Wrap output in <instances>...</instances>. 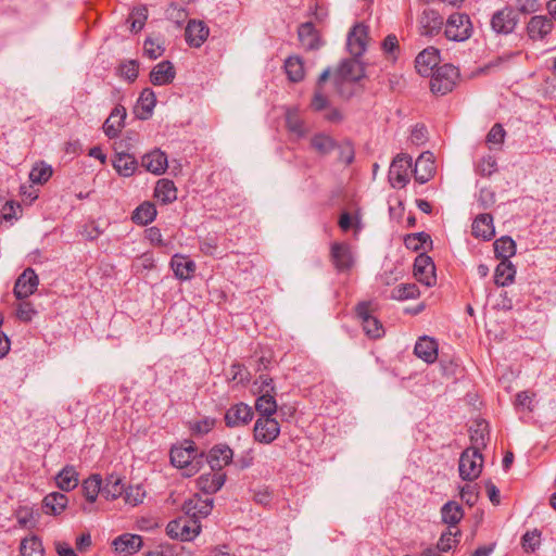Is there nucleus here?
<instances>
[{
    "label": "nucleus",
    "mask_w": 556,
    "mask_h": 556,
    "mask_svg": "<svg viewBox=\"0 0 556 556\" xmlns=\"http://www.w3.org/2000/svg\"><path fill=\"white\" fill-rule=\"evenodd\" d=\"M126 109L123 105H116L103 124L104 134L110 139L118 137L122 128L124 127Z\"/></svg>",
    "instance_id": "24"
},
{
    "label": "nucleus",
    "mask_w": 556,
    "mask_h": 556,
    "mask_svg": "<svg viewBox=\"0 0 556 556\" xmlns=\"http://www.w3.org/2000/svg\"><path fill=\"white\" fill-rule=\"evenodd\" d=\"M519 23V16L515 8L505 5L504 8L495 11L490 20L491 29L496 35H510L515 31Z\"/></svg>",
    "instance_id": "5"
},
{
    "label": "nucleus",
    "mask_w": 556,
    "mask_h": 556,
    "mask_svg": "<svg viewBox=\"0 0 556 556\" xmlns=\"http://www.w3.org/2000/svg\"><path fill=\"white\" fill-rule=\"evenodd\" d=\"M258 396L255 401V410L258 417H273L277 412V402L275 399L276 393H257Z\"/></svg>",
    "instance_id": "41"
},
{
    "label": "nucleus",
    "mask_w": 556,
    "mask_h": 556,
    "mask_svg": "<svg viewBox=\"0 0 556 556\" xmlns=\"http://www.w3.org/2000/svg\"><path fill=\"white\" fill-rule=\"evenodd\" d=\"M286 126L288 130L298 137H303L306 132L304 123L299 116L296 109H288L286 113Z\"/></svg>",
    "instance_id": "49"
},
{
    "label": "nucleus",
    "mask_w": 556,
    "mask_h": 556,
    "mask_svg": "<svg viewBox=\"0 0 556 556\" xmlns=\"http://www.w3.org/2000/svg\"><path fill=\"white\" fill-rule=\"evenodd\" d=\"M271 361V353L258 354L257 352H255L254 355L251 357V366H254L256 371H263L269 368Z\"/></svg>",
    "instance_id": "61"
},
{
    "label": "nucleus",
    "mask_w": 556,
    "mask_h": 556,
    "mask_svg": "<svg viewBox=\"0 0 556 556\" xmlns=\"http://www.w3.org/2000/svg\"><path fill=\"white\" fill-rule=\"evenodd\" d=\"M330 261L338 273H349L354 266L351 245L346 242H333L330 245Z\"/></svg>",
    "instance_id": "12"
},
{
    "label": "nucleus",
    "mask_w": 556,
    "mask_h": 556,
    "mask_svg": "<svg viewBox=\"0 0 556 556\" xmlns=\"http://www.w3.org/2000/svg\"><path fill=\"white\" fill-rule=\"evenodd\" d=\"M141 166L146 170H148L154 175H161V174L165 173V170L168 166L167 155L164 152H162L161 150L155 149L149 153H146L141 157Z\"/></svg>",
    "instance_id": "23"
},
{
    "label": "nucleus",
    "mask_w": 556,
    "mask_h": 556,
    "mask_svg": "<svg viewBox=\"0 0 556 556\" xmlns=\"http://www.w3.org/2000/svg\"><path fill=\"white\" fill-rule=\"evenodd\" d=\"M439 62L440 51L434 47H428L416 56L415 67L420 75L428 76L439 67Z\"/></svg>",
    "instance_id": "18"
},
{
    "label": "nucleus",
    "mask_w": 556,
    "mask_h": 556,
    "mask_svg": "<svg viewBox=\"0 0 556 556\" xmlns=\"http://www.w3.org/2000/svg\"><path fill=\"white\" fill-rule=\"evenodd\" d=\"M516 269L509 261H501L495 268L494 282L500 287H505L514 281Z\"/></svg>",
    "instance_id": "43"
},
{
    "label": "nucleus",
    "mask_w": 556,
    "mask_h": 556,
    "mask_svg": "<svg viewBox=\"0 0 556 556\" xmlns=\"http://www.w3.org/2000/svg\"><path fill=\"white\" fill-rule=\"evenodd\" d=\"M430 152L422 153L415 163L414 177L419 184H426L434 174V163Z\"/></svg>",
    "instance_id": "31"
},
{
    "label": "nucleus",
    "mask_w": 556,
    "mask_h": 556,
    "mask_svg": "<svg viewBox=\"0 0 556 556\" xmlns=\"http://www.w3.org/2000/svg\"><path fill=\"white\" fill-rule=\"evenodd\" d=\"M356 316L362 323L363 330L366 336L371 339H378L384 333L381 321L371 315L370 303L362 302L355 307Z\"/></svg>",
    "instance_id": "10"
},
{
    "label": "nucleus",
    "mask_w": 556,
    "mask_h": 556,
    "mask_svg": "<svg viewBox=\"0 0 556 556\" xmlns=\"http://www.w3.org/2000/svg\"><path fill=\"white\" fill-rule=\"evenodd\" d=\"M311 146L319 154L326 155L336 149L337 142L327 135L318 134L311 139Z\"/></svg>",
    "instance_id": "50"
},
{
    "label": "nucleus",
    "mask_w": 556,
    "mask_h": 556,
    "mask_svg": "<svg viewBox=\"0 0 556 556\" xmlns=\"http://www.w3.org/2000/svg\"><path fill=\"white\" fill-rule=\"evenodd\" d=\"M138 162L134 155L129 153H116L113 160V167L124 177H130L135 174Z\"/></svg>",
    "instance_id": "37"
},
{
    "label": "nucleus",
    "mask_w": 556,
    "mask_h": 556,
    "mask_svg": "<svg viewBox=\"0 0 556 556\" xmlns=\"http://www.w3.org/2000/svg\"><path fill=\"white\" fill-rule=\"evenodd\" d=\"M20 552L22 556H45L42 541L35 534L21 541Z\"/></svg>",
    "instance_id": "45"
},
{
    "label": "nucleus",
    "mask_w": 556,
    "mask_h": 556,
    "mask_svg": "<svg viewBox=\"0 0 556 556\" xmlns=\"http://www.w3.org/2000/svg\"><path fill=\"white\" fill-rule=\"evenodd\" d=\"M139 73V62L129 60L118 66V74L128 81H135Z\"/></svg>",
    "instance_id": "54"
},
{
    "label": "nucleus",
    "mask_w": 556,
    "mask_h": 556,
    "mask_svg": "<svg viewBox=\"0 0 556 556\" xmlns=\"http://www.w3.org/2000/svg\"><path fill=\"white\" fill-rule=\"evenodd\" d=\"M368 37V29L363 24H356L349 33L348 49L350 53L359 58L366 51V39Z\"/></svg>",
    "instance_id": "20"
},
{
    "label": "nucleus",
    "mask_w": 556,
    "mask_h": 556,
    "mask_svg": "<svg viewBox=\"0 0 556 556\" xmlns=\"http://www.w3.org/2000/svg\"><path fill=\"white\" fill-rule=\"evenodd\" d=\"M414 353L427 364H432L438 358V342L433 338L424 336L416 342Z\"/></svg>",
    "instance_id": "25"
},
{
    "label": "nucleus",
    "mask_w": 556,
    "mask_h": 556,
    "mask_svg": "<svg viewBox=\"0 0 556 556\" xmlns=\"http://www.w3.org/2000/svg\"><path fill=\"white\" fill-rule=\"evenodd\" d=\"M81 492L88 505L83 506V510L85 513L93 511V503L96 502L98 495L102 494V479L100 475H91L89 478L83 481L81 483Z\"/></svg>",
    "instance_id": "21"
},
{
    "label": "nucleus",
    "mask_w": 556,
    "mask_h": 556,
    "mask_svg": "<svg viewBox=\"0 0 556 556\" xmlns=\"http://www.w3.org/2000/svg\"><path fill=\"white\" fill-rule=\"evenodd\" d=\"M232 458L233 451L227 444L219 443L210 450L206 462L212 471H222L224 467L232 462Z\"/></svg>",
    "instance_id": "17"
},
{
    "label": "nucleus",
    "mask_w": 556,
    "mask_h": 556,
    "mask_svg": "<svg viewBox=\"0 0 556 556\" xmlns=\"http://www.w3.org/2000/svg\"><path fill=\"white\" fill-rule=\"evenodd\" d=\"M493 245L495 256L501 261H509V258L516 253V243L508 236H504L495 240Z\"/></svg>",
    "instance_id": "44"
},
{
    "label": "nucleus",
    "mask_w": 556,
    "mask_h": 556,
    "mask_svg": "<svg viewBox=\"0 0 556 556\" xmlns=\"http://www.w3.org/2000/svg\"><path fill=\"white\" fill-rule=\"evenodd\" d=\"M445 26L442 15L433 9H425L418 17L419 34L425 37L439 35Z\"/></svg>",
    "instance_id": "13"
},
{
    "label": "nucleus",
    "mask_w": 556,
    "mask_h": 556,
    "mask_svg": "<svg viewBox=\"0 0 556 556\" xmlns=\"http://www.w3.org/2000/svg\"><path fill=\"white\" fill-rule=\"evenodd\" d=\"M231 380L237 383H245L251 379L250 371L242 364H233L231 365Z\"/></svg>",
    "instance_id": "62"
},
{
    "label": "nucleus",
    "mask_w": 556,
    "mask_h": 556,
    "mask_svg": "<svg viewBox=\"0 0 556 556\" xmlns=\"http://www.w3.org/2000/svg\"><path fill=\"white\" fill-rule=\"evenodd\" d=\"M472 33L473 26L468 14L455 12L447 17L444 27L447 40L463 42L468 40Z\"/></svg>",
    "instance_id": "3"
},
{
    "label": "nucleus",
    "mask_w": 556,
    "mask_h": 556,
    "mask_svg": "<svg viewBox=\"0 0 556 556\" xmlns=\"http://www.w3.org/2000/svg\"><path fill=\"white\" fill-rule=\"evenodd\" d=\"M254 417L251 406L240 402L231 405L225 414V424L229 428H239L247 426Z\"/></svg>",
    "instance_id": "14"
},
{
    "label": "nucleus",
    "mask_w": 556,
    "mask_h": 556,
    "mask_svg": "<svg viewBox=\"0 0 556 556\" xmlns=\"http://www.w3.org/2000/svg\"><path fill=\"white\" fill-rule=\"evenodd\" d=\"M471 232L476 238H481L485 241L491 240L495 235L492 215L488 213L479 214L473 219Z\"/></svg>",
    "instance_id": "29"
},
{
    "label": "nucleus",
    "mask_w": 556,
    "mask_h": 556,
    "mask_svg": "<svg viewBox=\"0 0 556 556\" xmlns=\"http://www.w3.org/2000/svg\"><path fill=\"white\" fill-rule=\"evenodd\" d=\"M176 76V71L172 62L162 61L156 64L150 73V81L155 86L170 84Z\"/></svg>",
    "instance_id": "32"
},
{
    "label": "nucleus",
    "mask_w": 556,
    "mask_h": 556,
    "mask_svg": "<svg viewBox=\"0 0 556 556\" xmlns=\"http://www.w3.org/2000/svg\"><path fill=\"white\" fill-rule=\"evenodd\" d=\"M52 174L53 169L51 165L45 162H39L33 166L29 173V179L34 184L43 185L51 178Z\"/></svg>",
    "instance_id": "48"
},
{
    "label": "nucleus",
    "mask_w": 556,
    "mask_h": 556,
    "mask_svg": "<svg viewBox=\"0 0 556 556\" xmlns=\"http://www.w3.org/2000/svg\"><path fill=\"white\" fill-rule=\"evenodd\" d=\"M366 76L365 67L358 58L344 60L340 63L336 74L334 84L339 94L343 98H351L354 92L345 90V85L349 83H357Z\"/></svg>",
    "instance_id": "2"
},
{
    "label": "nucleus",
    "mask_w": 556,
    "mask_h": 556,
    "mask_svg": "<svg viewBox=\"0 0 556 556\" xmlns=\"http://www.w3.org/2000/svg\"><path fill=\"white\" fill-rule=\"evenodd\" d=\"M125 484L116 475H110L102 485V496L106 500H115L124 494Z\"/></svg>",
    "instance_id": "42"
},
{
    "label": "nucleus",
    "mask_w": 556,
    "mask_h": 556,
    "mask_svg": "<svg viewBox=\"0 0 556 556\" xmlns=\"http://www.w3.org/2000/svg\"><path fill=\"white\" fill-rule=\"evenodd\" d=\"M298 37L305 50H317L321 46L319 34L312 22L302 23L299 26Z\"/></svg>",
    "instance_id": "26"
},
{
    "label": "nucleus",
    "mask_w": 556,
    "mask_h": 556,
    "mask_svg": "<svg viewBox=\"0 0 556 556\" xmlns=\"http://www.w3.org/2000/svg\"><path fill=\"white\" fill-rule=\"evenodd\" d=\"M414 276L416 279L427 287H431L437 282L435 266L432 258L420 253L414 263Z\"/></svg>",
    "instance_id": "15"
},
{
    "label": "nucleus",
    "mask_w": 556,
    "mask_h": 556,
    "mask_svg": "<svg viewBox=\"0 0 556 556\" xmlns=\"http://www.w3.org/2000/svg\"><path fill=\"white\" fill-rule=\"evenodd\" d=\"M39 283V279L35 270L30 267L26 268L16 279L14 285V295L20 299H27L35 293Z\"/></svg>",
    "instance_id": "16"
},
{
    "label": "nucleus",
    "mask_w": 556,
    "mask_h": 556,
    "mask_svg": "<svg viewBox=\"0 0 556 556\" xmlns=\"http://www.w3.org/2000/svg\"><path fill=\"white\" fill-rule=\"evenodd\" d=\"M130 17L132 20L131 22V29L134 31H139L143 28L144 22L148 17V12L144 7L141 8H135L131 11Z\"/></svg>",
    "instance_id": "60"
},
{
    "label": "nucleus",
    "mask_w": 556,
    "mask_h": 556,
    "mask_svg": "<svg viewBox=\"0 0 556 556\" xmlns=\"http://www.w3.org/2000/svg\"><path fill=\"white\" fill-rule=\"evenodd\" d=\"M553 22L547 16L534 15L527 25V33L531 39H543L553 29Z\"/></svg>",
    "instance_id": "30"
},
{
    "label": "nucleus",
    "mask_w": 556,
    "mask_h": 556,
    "mask_svg": "<svg viewBox=\"0 0 556 556\" xmlns=\"http://www.w3.org/2000/svg\"><path fill=\"white\" fill-rule=\"evenodd\" d=\"M420 294L417 285L415 283H401L394 287L391 291V299L397 301H405L416 299Z\"/></svg>",
    "instance_id": "47"
},
{
    "label": "nucleus",
    "mask_w": 556,
    "mask_h": 556,
    "mask_svg": "<svg viewBox=\"0 0 556 556\" xmlns=\"http://www.w3.org/2000/svg\"><path fill=\"white\" fill-rule=\"evenodd\" d=\"M497 168V162L496 159L492 155H488L483 157L479 165H478V172L485 177L491 176Z\"/></svg>",
    "instance_id": "64"
},
{
    "label": "nucleus",
    "mask_w": 556,
    "mask_h": 556,
    "mask_svg": "<svg viewBox=\"0 0 556 556\" xmlns=\"http://www.w3.org/2000/svg\"><path fill=\"white\" fill-rule=\"evenodd\" d=\"M15 517L21 528H30L35 526L34 511L28 506H20L15 511Z\"/></svg>",
    "instance_id": "55"
},
{
    "label": "nucleus",
    "mask_w": 556,
    "mask_h": 556,
    "mask_svg": "<svg viewBox=\"0 0 556 556\" xmlns=\"http://www.w3.org/2000/svg\"><path fill=\"white\" fill-rule=\"evenodd\" d=\"M170 268L179 280H189L192 278L197 265L188 256L175 254L170 260Z\"/></svg>",
    "instance_id": "28"
},
{
    "label": "nucleus",
    "mask_w": 556,
    "mask_h": 556,
    "mask_svg": "<svg viewBox=\"0 0 556 556\" xmlns=\"http://www.w3.org/2000/svg\"><path fill=\"white\" fill-rule=\"evenodd\" d=\"M214 500L211 496H202L193 494L190 498L186 500L182 505L185 516L198 520L200 523L201 518L207 517L213 509Z\"/></svg>",
    "instance_id": "11"
},
{
    "label": "nucleus",
    "mask_w": 556,
    "mask_h": 556,
    "mask_svg": "<svg viewBox=\"0 0 556 556\" xmlns=\"http://www.w3.org/2000/svg\"><path fill=\"white\" fill-rule=\"evenodd\" d=\"M430 243L432 244V240H431V237L421 231V232H416V233H409L407 235L405 238H404V244L405 247L408 249V250H412V251H419L420 249L424 248V245L426 243Z\"/></svg>",
    "instance_id": "51"
},
{
    "label": "nucleus",
    "mask_w": 556,
    "mask_h": 556,
    "mask_svg": "<svg viewBox=\"0 0 556 556\" xmlns=\"http://www.w3.org/2000/svg\"><path fill=\"white\" fill-rule=\"evenodd\" d=\"M169 457L172 465L181 469L185 477H192L200 471L204 454L198 453L193 441L185 440L180 445L172 447Z\"/></svg>",
    "instance_id": "1"
},
{
    "label": "nucleus",
    "mask_w": 556,
    "mask_h": 556,
    "mask_svg": "<svg viewBox=\"0 0 556 556\" xmlns=\"http://www.w3.org/2000/svg\"><path fill=\"white\" fill-rule=\"evenodd\" d=\"M156 104V97L152 89L144 88L140 93L135 113L140 119H148Z\"/></svg>",
    "instance_id": "34"
},
{
    "label": "nucleus",
    "mask_w": 556,
    "mask_h": 556,
    "mask_svg": "<svg viewBox=\"0 0 556 556\" xmlns=\"http://www.w3.org/2000/svg\"><path fill=\"white\" fill-rule=\"evenodd\" d=\"M285 71L290 81H301L304 78V65L302 59L300 56H289L285 61Z\"/></svg>",
    "instance_id": "46"
},
{
    "label": "nucleus",
    "mask_w": 556,
    "mask_h": 556,
    "mask_svg": "<svg viewBox=\"0 0 556 556\" xmlns=\"http://www.w3.org/2000/svg\"><path fill=\"white\" fill-rule=\"evenodd\" d=\"M214 426L215 419L206 417L191 424L190 430L193 434L204 435L208 433L214 428Z\"/></svg>",
    "instance_id": "58"
},
{
    "label": "nucleus",
    "mask_w": 556,
    "mask_h": 556,
    "mask_svg": "<svg viewBox=\"0 0 556 556\" xmlns=\"http://www.w3.org/2000/svg\"><path fill=\"white\" fill-rule=\"evenodd\" d=\"M154 197L163 204H169L177 199V188L173 180L162 178L156 182Z\"/></svg>",
    "instance_id": "35"
},
{
    "label": "nucleus",
    "mask_w": 556,
    "mask_h": 556,
    "mask_svg": "<svg viewBox=\"0 0 556 556\" xmlns=\"http://www.w3.org/2000/svg\"><path fill=\"white\" fill-rule=\"evenodd\" d=\"M336 149L339 152V162L344 163L345 165H350L353 163L355 159V149L350 140H344L340 143H337Z\"/></svg>",
    "instance_id": "52"
},
{
    "label": "nucleus",
    "mask_w": 556,
    "mask_h": 556,
    "mask_svg": "<svg viewBox=\"0 0 556 556\" xmlns=\"http://www.w3.org/2000/svg\"><path fill=\"white\" fill-rule=\"evenodd\" d=\"M123 496L127 504L137 506L138 504L142 503L146 496V491L139 484L129 485L128 488H125Z\"/></svg>",
    "instance_id": "53"
},
{
    "label": "nucleus",
    "mask_w": 556,
    "mask_h": 556,
    "mask_svg": "<svg viewBox=\"0 0 556 556\" xmlns=\"http://www.w3.org/2000/svg\"><path fill=\"white\" fill-rule=\"evenodd\" d=\"M506 131L498 123L494 124L486 135V142L490 144H502L504 142Z\"/></svg>",
    "instance_id": "63"
},
{
    "label": "nucleus",
    "mask_w": 556,
    "mask_h": 556,
    "mask_svg": "<svg viewBox=\"0 0 556 556\" xmlns=\"http://www.w3.org/2000/svg\"><path fill=\"white\" fill-rule=\"evenodd\" d=\"M463 517L464 510L462 506L455 501H448L441 508L442 521L450 528L456 527Z\"/></svg>",
    "instance_id": "38"
},
{
    "label": "nucleus",
    "mask_w": 556,
    "mask_h": 556,
    "mask_svg": "<svg viewBox=\"0 0 556 556\" xmlns=\"http://www.w3.org/2000/svg\"><path fill=\"white\" fill-rule=\"evenodd\" d=\"M56 485L64 492L74 490L78 483V472L74 466H65L55 477Z\"/></svg>",
    "instance_id": "36"
},
{
    "label": "nucleus",
    "mask_w": 556,
    "mask_h": 556,
    "mask_svg": "<svg viewBox=\"0 0 556 556\" xmlns=\"http://www.w3.org/2000/svg\"><path fill=\"white\" fill-rule=\"evenodd\" d=\"M458 77V68L445 63L433 71L430 89L437 96H444L454 89Z\"/></svg>",
    "instance_id": "4"
},
{
    "label": "nucleus",
    "mask_w": 556,
    "mask_h": 556,
    "mask_svg": "<svg viewBox=\"0 0 556 556\" xmlns=\"http://www.w3.org/2000/svg\"><path fill=\"white\" fill-rule=\"evenodd\" d=\"M226 481V473L223 471H212L210 473L201 475L197 484L198 488L205 494V496H211L222 489Z\"/></svg>",
    "instance_id": "22"
},
{
    "label": "nucleus",
    "mask_w": 556,
    "mask_h": 556,
    "mask_svg": "<svg viewBox=\"0 0 556 556\" xmlns=\"http://www.w3.org/2000/svg\"><path fill=\"white\" fill-rule=\"evenodd\" d=\"M460 535V531L456 530L453 532L451 528L443 532L438 541V544L435 547H438L441 552H448L456 543L457 540L453 539Z\"/></svg>",
    "instance_id": "56"
},
{
    "label": "nucleus",
    "mask_w": 556,
    "mask_h": 556,
    "mask_svg": "<svg viewBox=\"0 0 556 556\" xmlns=\"http://www.w3.org/2000/svg\"><path fill=\"white\" fill-rule=\"evenodd\" d=\"M482 466V453L480 451L466 448L459 458V476L463 480L472 481L480 476Z\"/></svg>",
    "instance_id": "7"
},
{
    "label": "nucleus",
    "mask_w": 556,
    "mask_h": 556,
    "mask_svg": "<svg viewBox=\"0 0 556 556\" xmlns=\"http://www.w3.org/2000/svg\"><path fill=\"white\" fill-rule=\"evenodd\" d=\"M201 531V525L198 520L187 516L179 517L168 522L166 533L172 539H179L181 541L193 540Z\"/></svg>",
    "instance_id": "6"
},
{
    "label": "nucleus",
    "mask_w": 556,
    "mask_h": 556,
    "mask_svg": "<svg viewBox=\"0 0 556 556\" xmlns=\"http://www.w3.org/2000/svg\"><path fill=\"white\" fill-rule=\"evenodd\" d=\"M280 434V425L274 417H258L254 424L253 438L262 444L273 443Z\"/></svg>",
    "instance_id": "9"
},
{
    "label": "nucleus",
    "mask_w": 556,
    "mask_h": 556,
    "mask_svg": "<svg viewBox=\"0 0 556 556\" xmlns=\"http://www.w3.org/2000/svg\"><path fill=\"white\" fill-rule=\"evenodd\" d=\"M156 214L155 205L152 202L146 201L132 212L131 220L137 225L146 226L155 219Z\"/></svg>",
    "instance_id": "40"
},
{
    "label": "nucleus",
    "mask_w": 556,
    "mask_h": 556,
    "mask_svg": "<svg viewBox=\"0 0 556 556\" xmlns=\"http://www.w3.org/2000/svg\"><path fill=\"white\" fill-rule=\"evenodd\" d=\"M210 29L203 21L190 20L185 28V38L190 47L200 48L207 39Z\"/></svg>",
    "instance_id": "19"
},
{
    "label": "nucleus",
    "mask_w": 556,
    "mask_h": 556,
    "mask_svg": "<svg viewBox=\"0 0 556 556\" xmlns=\"http://www.w3.org/2000/svg\"><path fill=\"white\" fill-rule=\"evenodd\" d=\"M460 497L467 505L473 506L479 498L477 484H465L460 489Z\"/></svg>",
    "instance_id": "59"
},
{
    "label": "nucleus",
    "mask_w": 556,
    "mask_h": 556,
    "mask_svg": "<svg viewBox=\"0 0 556 556\" xmlns=\"http://www.w3.org/2000/svg\"><path fill=\"white\" fill-rule=\"evenodd\" d=\"M470 442L471 446L469 450L482 451L486 447L489 441V424L484 419L475 421V425L470 427Z\"/></svg>",
    "instance_id": "27"
},
{
    "label": "nucleus",
    "mask_w": 556,
    "mask_h": 556,
    "mask_svg": "<svg viewBox=\"0 0 556 556\" xmlns=\"http://www.w3.org/2000/svg\"><path fill=\"white\" fill-rule=\"evenodd\" d=\"M68 498L60 492H52L45 496L42 504L46 514L59 515L67 506Z\"/></svg>",
    "instance_id": "39"
},
{
    "label": "nucleus",
    "mask_w": 556,
    "mask_h": 556,
    "mask_svg": "<svg viewBox=\"0 0 556 556\" xmlns=\"http://www.w3.org/2000/svg\"><path fill=\"white\" fill-rule=\"evenodd\" d=\"M113 545L115 546L116 552L125 555H131L141 548L142 538L137 534L125 533L116 538L113 541Z\"/></svg>",
    "instance_id": "33"
},
{
    "label": "nucleus",
    "mask_w": 556,
    "mask_h": 556,
    "mask_svg": "<svg viewBox=\"0 0 556 556\" xmlns=\"http://www.w3.org/2000/svg\"><path fill=\"white\" fill-rule=\"evenodd\" d=\"M540 545V532L527 531L521 538V546L527 553L534 552Z\"/></svg>",
    "instance_id": "57"
},
{
    "label": "nucleus",
    "mask_w": 556,
    "mask_h": 556,
    "mask_svg": "<svg viewBox=\"0 0 556 556\" xmlns=\"http://www.w3.org/2000/svg\"><path fill=\"white\" fill-rule=\"evenodd\" d=\"M412 157L406 154H397L389 169V181L393 188H403L409 181Z\"/></svg>",
    "instance_id": "8"
}]
</instances>
